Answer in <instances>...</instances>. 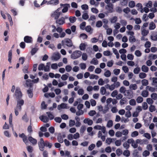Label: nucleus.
I'll return each instance as SVG.
<instances>
[{
	"mask_svg": "<svg viewBox=\"0 0 157 157\" xmlns=\"http://www.w3.org/2000/svg\"><path fill=\"white\" fill-rule=\"evenodd\" d=\"M24 104V101L22 99L17 100L16 107L14 108V112L16 116H17L19 114V111H21V106Z\"/></svg>",
	"mask_w": 157,
	"mask_h": 157,
	"instance_id": "nucleus-1",
	"label": "nucleus"
},
{
	"mask_svg": "<svg viewBox=\"0 0 157 157\" xmlns=\"http://www.w3.org/2000/svg\"><path fill=\"white\" fill-rule=\"evenodd\" d=\"M22 94L21 91V90L19 87L16 88L15 92L13 95L14 97L17 99H21V98L22 97Z\"/></svg>",
	"mask_w": 157,
	"mask_h": 157,
	"instance_id": "nucleus-2",
	"label": "nucleus"
},
{
	"mask_svg": "<svg viewBox=\"0 0 157 157\" xmlns=\"http://www.w3.org/2000/svg\"><path fill=\"white\" fill-rule=\"evenodd\" d=\"M60 8H59L56 10L53 11L51 14V17L54 18L55 19H57L59 17L61 13L59 12Z\"/></svg>",
	"mask_w": 157,
	"mask_h": 157,
	"instance_id": "nucleus-3",
	"label": "nucleus"
},
{
	"mask_svg": "<svg viewBox=\"0 0 157 157\" xmlns=\"http://www.w3.org/2000/svg\"><path fill=\"white\" fill-rule=\"evenodd\" d=\"M98 109V110L103 114H105L108 112L109 110V108L108 105H105L103 107L101 105H99L97 106Z\"/></svg>",
	"mask_w": 157,
	"mask_h": 157,
	"instance_id": "nucleus-4",
	"label": "nucleus"
},
{
	"mask_svg": "<svg viewBox=\"0 0 157 157\" xmlns=\"http://www.w3.org/2000/svg\"><path fill=\"white\" fill-rule=\"evenodd\" d=\"M82 52L80 51L74 52L71 55V58L73 59H76L81 56Z\"/></svg>",
	"mask_w": 157,
	"mask_h": 157,
	"instance_id": "nucleus-5",
	"label": "nucleus"
},
{
	"mask_svg": "<svg viewBox=\"0 0 157 157\" xmlns=\"http://www.w3.org/2000/svg\"><path fill=\"white\" fill-rule=\"evenodd\" d=\"M62 44L63 45H66L67 46L71 47L72 45V44L71 40L68 39H67L62 41Z\"/></svg>",
	"mask_w": 157,
	"mask_h": 157,
	"instance_id": "nucleus-6",
	"label": "nucleus"
},
{
	"mask_svg": "<svg viewBox=\"0 0 157 157\" xmlns=\"http://www.w3.org/2000/svg\"><path fill=\"white\" fill-rule=\"evenodd\" d=\"M38 145L40 150L43 151L45 146V144L43 138H41L40 139V141L38 142Z\"/></svg>",
	"mask_w": 157,
	"mask_h": 157,
	"instance_id": "nucleus-7",
	"label": "nucleus"
},
{
	"mask_svg": "<svg viewBox=\"0 0 157 157\" xmlns=\"http://www.w3.org/2000/svg\"><path fill=\"white\" fill-rule=\"evenodd\" d=\"M94 128V129L96 130H101L103 134H105L106 132V128L104 126H101L99 125H97L95 126Z\"/></svg>",
	"mask_w": 157,
	"mask_h": 157,
	"instance_id": "nucleus-8",
	"label": "nucleus"
},
{
	"mask_svg": "<svg viewBox=\"0 0 157 157\" xmlns=\"http://www.w3.org/2000/svg\"><path fill=\"white\" fill-rule=\"evenodd\" d=\"M60 54L58 52H55L53 54L52 57V60L57 61L60 59Z\"/></svg>",
	"mask_w": 157,
	"mask_h": 157,
	"instance_id": "nucleus-9",
	"label": "nucleus"
},
{
	"mask_svg": "<svg viewBox=\"0 0 157 157\" xmlns=\"http://www.w3.org/2000/svg\"><path fill=\"white\" fill-rule=\"evenodd\" d=\"M68 108H69V107L67 106V104L64 103H62L61 104L58 105L57 106V109L59 110H60L62 109H67Z\"/></svg>",
	"mask_w": 157,
	"mask_h": 157,
	"instance_id": "nucleus-10",
	"label": "nucleus"
},
{
	"mask_svg": "<svg viewBox=\"0 0 157 157\" xmlns=\"http://www.w3.org/2000/svg\"><path fill=\"white\" fill-rule=\"evenodd\" d=\"M60 6H63V8L62 10V12L63 13L67 12L68 10V8L70 7V5L68 4H61Z\"/></svg>",
	"mask_w": 157,
	"mask_h": 157,
	"instance_id": "nucleus-11",
	"label": "nucleus"
},
{
	"mask_svg": "<svg viewBox=\"0 0 157 157\" xmlns=\"http://www.w3.org/2000/svg\"><path fill=\"white\" fill-rule=\"evenodd\" d=\"M125 96L127 97L128 99H130L133 97V93L131 92L129 90H127L124 94Z\"/></svg>",
	"mask_w": 157,
	"mask_h": 157,
	"instance_id": "nucleus-12",
	"label": "nucleus"
},
{
	"mask_svg": "<svg viewBox=\"0 0 157 157\" xmlns=\"http://www.w3.org/2000/svg\"><path fill=\"white\" fill-rule=\"evenodd\" d=\"M19 136L22 139L23 142L27 145L28 143L27 136L24 133L19 134Z\"/></svg>",
	"mask_w": 157,
	"mask_h": 157,
	"instance_id": "nucleus-13",
	"label": "nucleus"
},
{
	"mask_svg": "<svg viewBox=\"0 0 157 157\" xmlns=\"http://www.w3.org/2000/svg\"><path fill=\"white\" fill-rule=\"evenodd\" d=\"M105 9L107 10L108 13H112L113 12V5L109 3L105 6Z\"/></svg>",
	"mask_w": 157,
	"mask_h": 157,
	"instance_id": "nucleus-14",
	"label": "nucleus"
},
{
	"mask_svg": "<svg viewBox=\"0 0 157 157\" xmlns=\"http://www.w3.org/2000/svg\"><path fill=\"white\" fill-rule=\"evenodd\" d=\"M24 41L27 43H32L33 39L31 37L29 36H26L24 38Z\"/></svg>",
	"mask_w": 157,
	"mask_h": 157,
	"instance_id": "nucleus-15",
	"label": "nucleus"
},
{
	"mask_svg": "<svg viewBox=\"0 0 157 157\" xmlns=\"http://www.w3.org/2000/svg\"><path fill=\"white\" fill-rule=\"evenodd\" d=\"M56 22L59 25H63L65 23V18L63 17H62L57 20L56 21Z\"/></svg>",
	"mask_w": 157,
	"mask_h": 157,
	"instance_id": "nucleus-16",
	"label": "nucleus"
},
{
	"mask_svg": "<svg viewBox=\"0 0 157 157\" xmlns=\"http://www.w3.org/2000/svg\"><path fill=\"white\" fill-rule=\"evenodd\" d=\"M59 3V0H51L48 1L47 2L48 5H56Z\"/></svg>",
	"mask_w": 157,
	"mask_h": 157,
	"instance_id": "nucleus-17",
	"label": "nucleus"
},
{
	"mask_svg": "<svg viewBox=\"0 0 157 157\" xmlns=\"http://www.w3.org/2000/svg\"><path fill=\"white\" fill-rule=\"evenodd\" d=\"M102 131H99L98 133V138H101L103 141H104L105 139V136L102 135Z\"/></svg>",
	"mask_w": 157,
	"mask_h": 157,
	"instance_id": "nucleus-18",
	"label": "nucleus"
},
{
	"mask_svg": "<svg viewBox=\"0 0 157 157\" xmlns=\"http://www.w3.org/2000/svg\"><path fill=\"white\" fill-rule=\"evenodd\" d=\"M85 30L90 34H91L93 33V29L90 26L88 25L85 27Z\"/></svg>",
	"mask_w": 157,
	"mask_h": 157,
	"instance_id": "nucleus-19",
	"label": "nucleus"
},
{
	"mask_svg": "<svg viewBox=\"0 0 157 157\" xmlns=\"http://www.w3.org/2000/svg\"><path fill=\"white\" fill-rule=\"evenodd\" d=\"M40 120L44 122H47L48 121V117L42 115L39 117Z\"/></svg>",
	"mask_w": 157,
	"mask_h": 157,
	"instance_id": "nucleus-20",
	"label": "nucleus"
},
{
	"mask_svg": "<svg viewBox=\"0 0 157 157\" xmlns=\"http://www.w3.org/2000/svg\"><path fill=\"white\" fill-rule=\"evenodd\" d=\"M28 140L29 141L33 144H36L37 143V141L36 140L33 138L31 136H29V137Z\"/></svg>",
	"mask_w": 157,
	"mask_h": 157,
	"instance_id": "nucleus-21",
	"label": "nucleus"
},
{
	"mask_svg": "<svg viewBox=\"0 0 157 157\" xmlns=\"http://www.w3.org/2000/svg\"><path fill=\"white\" fill-rule=\"evenodd\" d=\"M84 122L86 124H87L89 125H91L93 123L92 120L89 119H84Z\"/></svg>",
	"mask_w": 157,
	"mask_h": 157,
	"instance_id": "nucleus-22",
	"label": "nucleus"
},
{
	"mask_svg": "<svg viewBox=\"0 0 157 157\" xmlns=\"http://www.w3.org/2000/svg\"><path fill=\"white\" fill-rule=\"evenodd\" d=\"M117 17L116 16H114L110 18L109 20L111 23H115L117 21Z\"/></svg>",
	"mask_w": 157,
	"mask_h": 157,
	"instance_id": "nucleus-23",
	"label": "nucleus"
},
{
	"mask_svg": "<svg viewBox=\"0 0 157 157\" xmlns=\"http://www.w3.org/2000/svg\"><path fill=\"white\" fill-rule=\"evenodd\" d=\"M156 27V25L153 22H150L149 25V29L151 30L154 29Z\"/></svg>",
	"mask_w": 157,
	"mask_h": 157,
	"instance_id": "nucleus-24",
	"label": "nucleus"
},
{
	"mask_svg": "<svg viewBox=\"0 0 157 157\" xmlns=\"http://www.w3.org/2000/svg\"><path fill=\"white\" fill-rule=\"evenodd\" d=\"M129 88L131 90H135L137 88V86L136 84H131L130 85Z\"/></svg>",
	"mask_w": 157,
	"mask_h": 157,
	"instance_id": "nucleus-25",
	"label": "nucleus"
},
{
	"mask_svg": "<svg viewBox=\"0 0 157 157\" xmlns=\"http://www.w3.org/2000/svg\"><path fill=\"white\" fill-rule=\"evenodd\" d=\"M149 94L148 91L146 90H143L141 93V95L144 97H147Z\"/></svg>",
	"mask_w": 157,
	"mask_h": 157,
	"instance_id": "nucleus-26",
	"label": "nucleus"
},
{
	"mask_svg": "<svg viewBox=\"0 0 157 157\" xmlns=\"http://www.w3.org/2000/svg\"><path fill=\"white\" fill-rule=\"evenodd\" d=\"M146 90H148L151 92H154L155 90V88L149 86H147L146 87Z\"/></svg>",
	"mask_w": 157,
	"mask_h": 157,
	"instance_id": "nucleus-27",
	"label": "nucleus"
},
{
	"mask_svg": "<svg viewBox=\"0 0 157 157\" xmlns=\"http://www.w3.org/2000/svg\"><path fill=\"white\" fill-rule=\"evenodd\" d=\"M100 93L102 95H104L106 93V89L103 86L101 87L100 89Z\"/></svg>",
	"mask_w": 157,
	"mask_h": 157,
	"instance_id": "nucleus-28",
	"label": "nucleus"
},
{
	"mask_svg": "<svg viewBox=\"0 0 157 157\" xmlns=\"http://www.w3.org/2000/svg\"><path fill=\"white\" fill-rule=\"evenodd\" d=\"M148 68L145 65H143L142 66L141 70L142 71L144 72H147L148 71Z\"/></svg>",
	"mask_w": 157,
	"mask_h": 157,
	"instance_id": "nucleus-29",
	"label": "nucleus"
},
{
	"mask_svg": "<svg viewBox=\"0 0 157 157\" xmlns=\"http://www.w3.org/2000/svg\"><path fill=\"white\" fill-rule=\"evenodd\" d=\"M86 45V43H81L79 46L80 49L82 51L85 50Z\"/></svg>",
	"mask_w": 157,
	"mask_h": 157,
	"instance_id": "nucleus-30",
	"label": "nucleus"
},
{
	"mask_svg": "<svg viewBox=\"0 0 157 157\" xmlns=\"http://www.w3.org/2000/svg\"><path fill=\"white\" fill-rule=\"evenodd\" d=\"M141 83L143 86H147L148 84V82L146 79H144L141 81Z\"/></svg>",
	"mask_w": 157,
	"mask_h": 157,
	"instance_id": "nucleus-31",
	"label": "nucleus"
},
{
	"mask_svg": "<svg viewBox=\"0 0 157 157\" xmlns=\"http://www.w3.org/2000/svg\"><path fill=\"white\" fill-rule=\"evenodd\" d=\"M149 11V10L148 8L146 7H144L143 9L141 8L140 10V12L141 13H143L144 12H145L146 13H147Z\"/></svg>",
	"mask_w": 157,
	"mask_h": 157,
	"instance_id": "nucleus-32",
	"label": "nucleus"
},
{
	"mask_svg": "<svg viewBox=\"0 0 157 157\" xmlns=\"http://www.w3.org/2000/svg\"><path fill=\"white\" fill-rule=\"evenodd\" d=\"M69 74L67 73L66 74H63L62 75L61 77V79L63 81L66 80L68 78Z\"/></svg>",
	"mask_w": 157,
	"mask_h": 157,
	"instance_id": "nucleus-33",
	"label": "nucleus"
},
{
	"mask_svg": "<svg viewBox=\"0 0 157 157\" xmlns=\"http://www.w3.org/2000/svg\"><path fill=\"white\" fill-rule=\"evenodd\" d=\"M76 18L75 17H69V20L71 23H74L76 20Z\"/></svg>",
	"mask_w": 157,
	"mask_h": 157,
	"instance_id": "nucleus-34",
	"label": "nucleus"
},
{
	"mask_svg": "<svg viewBox=\"0 0 157 157\" xmlns=\"http://www.w3.org/2000/svg\"><path fill=\"white\" fill-rule=\"evenodd\" d=\"M149 33V31L146 29H143L142 31L141 34L143 36H147Z\"/></svg>",
	"mask_w": 157,
	"mask_h": 157,
	"instance_id": "nucleus-35",
	"label": "nucleus"
},
{
	"mask_svg": "<svg viewBox=\"0 0 157 157\" xmlns=\"http://www.w3.org/2000/svg\"><path fill=\"white\" fill-rule=\"evenodd\" d=\"M129 104L132 106H135L136 104V100L134 99H131L129 101Z\"/></svg>",
	"mask_w": 157,
	"mask_h": 157,
	"instance_id": "nucleus-36",
	"label": "nucleus"
},
{
	"mask_svg": "<svg viewBox=\"0 0 157 157\" xmlns=\"http://www.w3.org/2000/svg\"><path fill=\"white\" fill-rule=\"evenodd\" d=\"M146 76V74L144 72H141L139 74V77L141 79L145 78Z\"/></svg>",
	"mask_w": 157,
	"mask_h": 157,
	"instance_id": "nucleus-37",
	"label": "nucleus"
},
{
	"mask_svg": "<svg viewBox=\"0 0 157 157\" xmlns=\"http://www.w3.org/2000/svg\"><path fill=\"white\" fill-rule=\"evenodd\" d=\"M120 102L121 105L125 104L127 102L126 98H123L120 101Z\"/></svg>",
	"mask_w": 157,
	"mask_h": 157,
	"instance_id": "nucleus-38",
	"label": "nucleus"
},
{
	"mask_svg": "<svg viewBox=\"0 0 157 157\" xmlns=\"http://www.w3.org/2000/svg\"><path fill=\"white\" fill-rule=\"evenodd\" d=\"M107 88H108L110 90L112 91L114 90L115 88V86L113 84L111 85H109V84L107 85Z\"/></svg>",
	"mask_w": 157,
	"mask_h": 157,
	"instance_id": "nucleus-39",
	"label": "nucleus"
},
{
	"mask_svg": "<svg viewBox=\"0 0 157 157\" xmlns=\"http://www.w3.org/2000/svg\"><path fill=\"white\" fill-rule=\"evenodd\" d=\"M135 55L138 57H140L141 56L142 53L139 50H136L135 52Z\"/></svg>",
	"mask_w": 157,
	"mask_h": 157,
	"instance_id": "nucleus-40",
	"label": "nucleus"
},
{
	"mask_svg": "<svg viewBox=\"0 0 157 157\" xmlns=\"http://www.w3.org/2000/svg\"><path fill=\"white\" fill-rule=\"evenodd\" d=\"M113 125V121L111 120H109L108 121L106 126L108 128H110Z\"/></svg>",
	"mask_w": 157,
	"mask_h": 157,
	"instance_id": "nucleus-41",
	"label": "nucleus"
},
{
	"mask_svg": "<svg viewBox=\"0 0 157 157\" xmlns=\"http://www.w3.org/2000/svg\"><path fill=\"white\" fill-rule=\"evenodd\" d=\"M12 56V52L11 50H10L8 53V60L10 63H11Z\"/></svg>",
	"mask_w": 157,
	"mask_h": 157,
	"instance_id": "nucleus-42",
	"label": "nucleus"
},
{
	"mask_svg": "<svg viewBox=\"0 0 157 157\" xmlns=\"http://www.w3.org/2000/svg\"><path fill=\"white\" fill-rule=\"evenodd\" d=\"M140 71V68L139 67H137L134 68L133 70V72L135 74H138Z\"/></svg>",
	"mask_w": 157,
	"mask_h": 157,
	"instance_id": "nucleus-43",
	"label": "nucleus"
},
{
	"mask_svg": "<svg viewBox=\"0 0 157 157\" xmlns=\"http://www.w3.org/2000/svg\"><path fill=\"white\" fill-rule=\"evenodd\" d=\"M134 56L132 54H128L127 55V59L130 60H132L133 59Z\"/></svg>",
	"mask_w": 157,
	"mask_h": 157,
	"instance_id": "nucleus-44",
	"label": "nucleus"
},
{
	"mask_svg": "<svg viewBox=\"0 0 157 157\" xmlns=\"http://www.w3.org/2000/svg\"><path fill=\"white\" fill-rule=\"evenodd\" d=\"M90 63L94 65H97L98 63V61L96 58H93L91 61Z\"/></svg>",
	"mask_w": 157,
	"mask_h": 157,
	"instance_id": "nucleus-45",
	"label": "nucleus"
},
{
	"mask_svg": "<svg viewBox=\"0 0 157 157\" xmlns=\"http://www.w3.org/2000/svg\"><path fill=\"white\" fill-rule=\"evenodd\" d=\"M155 110V106L153 105H151L149 107V110L151 112H152Z\"/></svg>",
	"mask_w": 157,
	"mask_h": 157,
	"instance_id": "nucleus-46",
	"label": "nucleus"
},
{
	"mask_svg": "<svg viewBox=\"0 0 157 157\" xmlns=\"http://www.w3.org/2000/svg\"><path fill=\"white\" fill-rule=\"evenodd\" d=\"M111 75V73L109 70L106 71L104 73V75L106 77H109Z\"/></svg>",
	"mask_w": 157,
	"mask_h": 157,
	"instance_id": "nucleus-47",
	"label": "nucleus"
},
{
	"mask_svg": "<svg viewBox=\"0 0 157 157\" xmlns=\"http://www.w3.org/2000/svg\"><path fill=\"white\" fill-rule=\"evenodd\" d=\"M123 154L125 156L128 157L130 155V152L129 150H126L124 151Z\"/></svg>",
	"mask_w": 157,
	"mask_h": 157,
	"instance_id": "nucleus-48",
	"label": "nucleus"
},
{
	"mask_svg": "<svg viewBox=\"0 0 157 157\" xmlns=\"http://www.w3.org/2000/svg\"><path fill=\"white\" fill-rule=\"evenodd\" d=\"M98 83L99 85L102 86L105 84V81L102 78H100L98 81Z\"/></svg>",
	"mask_w": 157,
	"mask_h": 157,
	"instance_id": "nucleus-49",
	"label": "nucleus"
},
{
	"mask_svg": "<svg viewBox=\"0 0 157 157\" xmlns=\"http://www.w3.org/2000/svg\"><path fill=\"white\" fill-rule=\"evenodd\" d=\"M67 84L66 82L65 81L63 82H59L58 84V87H62L66 85Z\"/></svg>",
	"mask_w": 157,
	"mask_h": 157,
	"instance_id": "nucleus-50",
	"label": "nucleus"
},
{
	"mask_svg": "<svg viewBox=\"0 0 157 157\" xmlns=\"http://www.w3.org/2000/svg\"><path fill=\"white\" fill-rule=\"evenodd\" d=\"M45 146L48 147L49 148H50L52 146V144L48 142V141H45Z\"/></svg>",
	"mask_w": 157,
	"mask_h": 157,
	"instance_id": "nucleus-51",
	"label": "nucleus"
},
{
	"mask_svg": "<svg viewBox=\"0 0 157 157\" xmlns=\"http://www.w3.org/2000/svg\"><path fill=\"white\" fill-rule=\"evenodd\" d=\"M86 25V22H83L80 25V28L82 30H84L85 29V26Z\"/></svg>",
	"mask_w": 157,
	"mask_h": 157,
	"instance_id": "nucleus-52",
	"label": "nucleus"
},
{
	"mask_svg": "<svg viewBox=\"0 0 157 157\" xmlns=\"http://www.w3.org/2000/svg\"><path fill=\"white\" fill-rule=\"evenodd\" d=\"M126 91H127V90H126L125 87L124 86L121 87L119 90L120 92L123 93L124 94L125 93Z\"/></svg>",
	"mask_w": 157,
	"mask_h": 157,
	"instance_id": "nucleus-53",
	"label": "nucleus"
},
{
	"mask_svg": "<svg viewBox=\"0 0 157 157\" xmlns=\"http://www.w3.org/2000/svg\"><path fill=\"white\" fill-rule=\"evenodd\" d=\"M103 55L105 56H109L112 55L111 52L108 50L105 51L103 53Z\"/></svg>",
	"mask_w": 157,
	"mask_h": 157,
	"instance_id": "nucleus-54",
	"label": "nucleus"
},
{
	"mask_svg": "<svg viewBox=\"0 0 157 157\" xmlns=\"http://www.w3.org/2000/svg\"><path fill=\"white\" fill-rule=\"evenodd\" d=\"M102 25V22L101 21H97L96 23V26L98 28L101 27Z\"/></svg>",
	"mask_w": 157,
	"mask_h": 157,
	"instance_id": "nucleus-55",
	"label": "nucleus"
},
{
	"mask_svg": "<svg viewBox=\"0 0 157 157\" xmlns=\"http://www.w3.org/2000/svg\"><path fill=\"white\" fill-rule=\"evenodd\" d=\"M139 135L138 132L137 131H135L132 132L131 136L132 137H136Z\"/></svg>",
	"mask_w": 157,
	"mask_h": 157,
	"instance_id": "nucleus-56",
	"label": "nucleus"
},
{
	"mask_svg": "<svg viewBox=\"0 0 157 157\" xmlns=\"http://www.w3.org/2000/svg\"><path fill=\"white\" fill-rule=\"evenodd\" d=\"M27 93L29 97L32 98L33 97V94L31 89H30L27 90Z\"/></svg>",
	"mask_w": 157,
	"mask_h": 157,
	"instance_id": "nucleus-57",
	"label": "nucleus"
},
{
	"mask_svg": "<svg viewBox=\"0 0 157 157\" xmlns=\"http://www.w3.org/2000/svg\"><path fill=\"white\" fill-rule=\"evenodd\" d=\"M90 102L91 103V105L92 106H95L96 105V101L93 99H91L90 100Z\"/></svg>",
	"mask_w": 157,
	"mask_h": 157,
	"instance_id": "nucleus-58",
	"label": "nucleus"
},
{
	"mask_svg": "<svg viewBox=\"0 0 157 157\" xmlns=\"http://www.w3.org/2000/svg\"><path fill=\"white\" fill-rule=\"evenodd\" d=\"M151 39L154 41H157V34H153L151 36Z\"/></svg>",
	"mask_w": 157,
	"mask_h": 157,
	"instance_id": "nucleus-59",
	"label": "nucleus"
},
{
	"mask_svg": "<svg viewBox=\"0 0 157 157\" xmlns=\"http://www.w3.org/2000/svg\"><path fill=\"white\" fill-rule=\"evenodd\" d=\"M151 97L153 99L156 100L157 99V94L155 93H152L151 94Z\"/></svg>",
	"mask_w": 157,
	"mask_h": 157,
	"instance_id": "nucleus-60",
	"label": "nucleus"
},
{
	"mask_svg": "<svg viewBox=\"0 0 157 157\" xmlns=\"http://www.w3.org/2000/svg\"><path fill=\"white\" fill-rule=\"evenodd\" d=\"M116 154L118 156H120L122 153V151L121 149L118 148L116 151Z\"/></svg>",
	"mask_w": 157,
	"mask_h": 157,
	"instance_id": "nucleus-61",
	"label": "nucleus"
},
{
	"mask_svg": "<svg viewBox=\"0 0 157 157\" xmlns=\"http://www.w3.org/2000/svg\"><path fill=\"white\" fill-rule=\"evenodd\" d=\"M135 3L134 1H131L129 3V6L131 8H132L135 6Z\"/></svg>",
	"mask_w": 157,
	"mask_h": 157,
	"instance_id": "nucleus-62",
	"label": "nucleus"
},
{
	"mask_svg": "<svg viewBox=\"0 0 157 157\" xmlns=\"http://www.w3.org/2000/svg\"><path fill=\"white\" fill-rule=\"evenodd\" d=\"M114 74L116 75H118L120 72V70L119 69H115L113 71Z\"/></svg>",
	"mask_w": 157,
	"mask_h": 157,
	"instance_id": "nucleus-63",
	"label": "nucleus"
},
{
	"mask_svg": "<svg viewBox=\"0 0 157 157\" xmlns=\"http://www.w3.org/2000/svg\"><path fill=\"white\" fill-rule=\"evenodd\" d=\"M142 107L143 109L144 110L147 109L148 107V106L147 103L145 102H144L143 103Z\"/></svg>",
	"mask_w": 157,
	"mask_h": 157,
	"instance_id": "nucleus-64",
	"label": "nucleus"
}]
</instances>
